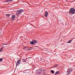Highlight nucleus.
Masks as SVG:
<instances>
[{
  "mask_svg": "<svg viewBox=\"0 0 75 75\" xmlns=\"http://www.w3.org/2000/svg\"><path fill=\"white\" fill-rule=\"evenodd\" d=\"M33 41L35 44H36V43H37V41L36 40H33Z\"/></svg>",
  "mask_w": 75,
  "mask_h": 75,
  "instance_id": "nucleus-8",
  "label": "nucleus"
},
{
  "mask_svg": "<svg viewBox=\"0 0 75 75\" xmlns=\"http://www.w3.org/2000/svg\"><path fill=\"white\" fill-rule=\"evenodd\" d=\"M70 13L71 14H74L75 13V9L74 8H71L70 9Z\"/></svg>",
  "mask_w": 75,
  "mask_h": 75,
  "instance_id": "nucleus-2",
  "label": "nucleus"
},
{
  "mask_svg": "<svg viewBox=\"0 0 75 75\" xmlns=\"http://www.w3.org/2000/svg\"><path fill=\"white\" fill-rule=\"evenodd\" d=\"M2 49H3V48H1V50H2Z\"/></svg>",
  "mask_w": 75,
  "mask_h": 75,
  "instance_id": "nucleus-24",
  "label": "nucleus"
},
{
  "mask_svg": "<svg viewBox=\"0 0 75 75\" xmlns=\"http://www.w3.org/2000/svg\"><path fill=\"white\" fill-rule=\"evenodd\" d=\"M58 67V65L57 64H56L54 66V67Z\"/></svg>",
  "mask_w": 75,
  "mask_h": 75,
  "instance_id": "nucleus-15",
  "label": "nucleus"
},
{
  "mask_svg": "<svg viewBox=\"0 0 75 75\" xmlns=\"http://www.w3.org/2000/svg\"><path fill=\"white\" fill-rule=\"evenodd\" d=\"M69 74H71V73L67 71V75H69Z\"/></svg>",
  "mask_w": 75,
  "mask_h": 75,
  "instance_id": "nucleus-10",
  "label": "nucleus"
},
{
  "mask_svg": "<svg viewBox=\"0 0 75 75\" xmlns=\"http://www.w3.org/2000/svg\"><path fill=\"white\" fill-rule=\"evenodd\" d=\"M2 47H4V45H2Z\"/></svg>",
  "mask_w": 75,
  "mask_h": 75,
  "instance_id": "nucleus-22",
  "label": "nucleus"
},
{
  "mask_svg": "<svg viewBox=\"0 0 75 75\" xmlns=\"http://www.w3.org/2000/svg\"><path fill=\"white\" fill-rule=\"evenodd\" d=\"M20 62H21V60H19L17 62V64H16L17 66L18 65V64H20Z\"/></svg>",
  "mask_w": 75,
  "mask_h": 75,
  "instance_id": "nucleus-4",
  "label": "nucleus"
},
{
  "mask_svg": "<svg viewBox=\"0 0 75 75\" xmlns=\"http://www.w3.org/2000/svg\"><path fill=\"white\" fill-rule=\"evenodd\" d=\"M30 43L31 45H33L34 44V42L33 41L30 42Z\"/></svg>",
  "mask_w": 75,
  "mask_h": 75,
  "instance_id": "nucleus-9",
  "label": "nucleus"
},
{
  "mask_svg": "<svg viewBox=\"0 0 75 75\" xmlns=\"http://www.w3.org/2000/svg\"><path fill=\"white\" fill-rule=\"evenodd\" d=\"M42 71H41V69H39L38 70L36 71V72L37 73H38V74H40V73H41V72Z\"/></svg>",
  "mask_w": 75,
  "mask_h": 75,
  "instance_id": "nucleus-3",
  "label": "nucleus"
},
{
  "mask_svg": "<svg viewBox=\"0 0 75 75\" xmlns=\"http://www.w3.org/2000/svg\"><path fill=\"white\" fill-rule=\"evenodd\" d=\"M71 40L67 42V43H71Z\"/></svg>",
  "mask_w": 75,
  "mask_h": 75,
  "instance_id": "nucleus-18",
  "label": "nucleus"
},
{
  "mask_svg": "<svg viewBox=\"0 0 75 75\" xmlns=\"http://www.w3.org/2000/svg\"><path fill=\"white\" fill-rule=\"evenodd\" d=\"M2 50L0 49V52H2Z\"/></svg>",
  "mask_w": 75,
  "mask_h": 75,
  "instance_id": "nucleus-20",
  "label": "nucleus"
},
{
  "mask_svg": "<svg viewBox=\"0 0 75 75\" xmlns=\"http://www.w3.org/2000/svg\"><path fill=\"white\" fill-rule=\"evenodd\" d=\"M30 48H31V47H30Z\"/></svg>",
  "mask_w": 75,
  "mask_h": 75,
  "instance_id": "nucleus-25",
  "label": "nucleus"
},
{
  "mask_svg": "<svg viewBox=\"0 0 75 75\" xmlns=\"http://www.w3.org/2000/svg\"><path fill=\"white\" fill-rule=\"evenodd\" d=\"M23 9H20L18 10L16 12V16H18L19 14H21L23 11Z\"/></svg>",
  "mask_w": 75,
  "mask_h": 75,
  "instance_id": "nucleus-1",
  "label": "nucleus"
},
{
  "mask_svg": "<svg viewBox=\"0 0 75 75\" xmlns=\"http://www.w3.org/2000/svg\"><path fill=\"white\" fill-rule=\"evenodd\" d=\"M3 45H7V44H3Z\"/></svg>",
  "mask_w": 75,
  "mask_h": 75,
  "instance_id": "nucleus-19",
  "label": "nucleus"
},
{
  "mask_svg": "<svg viewBox=\"0 0 75 75\" xmlns=\"http://www.w3.org/2000/svg\"><path fill=\"white\" fill-rule=\"evenodd\" d=\"M48 13L47 11L45 12V16L46 17H47V16H48Z\"/></svg>",
  "mask_w": 75,
  "mask_h": 75,
  "instance_id": "nucleus-5",
  "label": "nucleus"
},
{
  "mask_svg": "<svg viewBox=\"0 0 75 75\" xmlns=\"http://www.w3.org/2000/svg\"><path fill=\"white\" fill-rule=\"evenodd\" d=\"M23 62H26V61H25V59H23Z\"/></svg>",
  "mask_w": 75,
  "mask_h": 75,
  "instance_id": "nucleus-12",
  "label": "nucleus"
},
{
  "mask_svg": "<svg viewBox=\"0 0 75 75\" xmlns=\"http://www.w3.org/2000/svg\"><path fill=\"white\" fill-rule=\"evenodd\" d=\"M28 50H31V49H28Z\"/></svg>",
  "mask_w": 75,
  "mask_h": 75,
  "instance_id": "nucleus-23",
  "label": "nucleus"
},
{
  "mask_svg": "<svg viewBox=\"0 0 75 75\" xmlns=\"http://www.w3.org/2000/svg\"><path fill=\"white\" fill-rule=\"evenodd\" d=\"M67 71H68V72H71V71H72V69H68Z\"/></svg>",
  "mask_w": 75,
  "mask_h": 75,
  "instance_id": "nucleus-7",
  "label": "nucleus"
},
{
  "mask_svg": "<svg viewBox=\"0 0 75 75\" xmlns=\"http://www.w3.org/2000/svg\"><path fill=\"white\" fill-rule=\"evenodd\" d=\"M13 0H8V1L7 2H8L9 1H13Z\"/></svg>",
  "mask_w": 75,
  "mask_h": 75,
  "instance_id": "nucleus-16",
  "label": "nucleus"
},
{
  "mask_svg": "<svg viewBox=\"0 0 75 75\" xmlns=\"http://www.w3.org/2000/svg\"><path fill=\"white\" fill-rule=\"evenodd\" d=\"M12 18L11 19V20H14V19L15 18H16L15 15H13L12 16Z\"/></svg>",
  "mask_w": 75,
  "mask_h": 75,
  "instance_id": "nucleus-6",
  "label": "nucleus"
},
{
  "mask_svg": "<svg viewBox=\"0 0 75 75\" xmlns=\"http://www.w3.org/2000/svg\"><path fill=\"white\" fill-rule=\"evenodd\" d=\"M3 61V59L1 58L0 59V61Z\"/></svg>",
  "mask_w": 75,
  "mask_h": 75,
  "instance_id": "nucleus-17",
  "label": "nucleus"
},
{
  "mask_svg": "<svg viewBox=\"0 0 75 75\" xmlns=\"http://www.w3.org/2000/svg\"><path fill=\"white\" fill-rule=\"evenodd\" d=\"M59 73V72L58 71H57L55 73V75H57V74H58Z\"/></svg>",
  "mask_w": 75,
  "mask_h": 75,
  "instance_id": "nucleus-13",
  "label": "nucleus"
},
{
  "mask_svg": "<svg viewBox=\"0 0 75 75\" xmlns=\"http://www.w3.org/2000/svg\"><path fill=\"white\" fill-rule=\"evenodd\" d=\"M74 40V38H73L71 40H70V41H71H71H72V40Z\"/></svg>",
  "mask_w": 75,
  "mask_h": 75,
  "instance_id": "nucleus-21",
  "label": "nucleus"
},
{
  "mask_svg": "<svg viewBox=\"0 0 75 75\" xmlns=\"http://www.w3.org/2000/svg\"><path fill=\"white\" fill-rule=\"evenodd\" d=\"M51 72L53 74H54V71L52 70H51Z\"/></svg>",
  "mask_w": 75,
  "mask_h": 75,
  "instance_id": "nucleus-14",
  "label": "nucleus"
},
{
  "mask_svg": "<svg viewBox=\"0 0 75 75\" xmlns=\"http://www.w3.org/2000/svg\"><path fill=\"white\" fill-rule=\"evenodd\" d=\"M10 15L9 14H6V17H10Z\"/></svg>",
  "mask_w": 75,
  "mask_h": 75,
  "instance_id": "nucleus-11",
  "label": "nucleus"
}]
</instances>
